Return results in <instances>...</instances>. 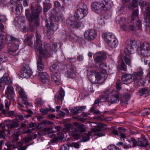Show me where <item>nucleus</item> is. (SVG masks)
<instances>
[{"instance_id":"nucleus-12","label":"nucleus","mask_w":150,"mask_h":150,"mask_svg":"<svg viewBox=\"0 0 150 150\" xmlns=\"http://www.w3.org/2000/svg\"><path fill=\"white\" fill-rule=\"evenodd\" d=\"M65 92L63 89L61 88L59 91L58 94L55 96L54 97L55 100L57 104L61 105L65 96Z\"/></svg>"},{"instance_id":"nucleus-56","label":"nucleus","mask_w":150,"mask_h":150,"mask_svg":"<svg viewBox=\"0 0 150 150\" xmlns=\"http://www.w3.org/2000/svg\"><path fill=\"white\" fill-rule=\"evenodd\" d=\"M48 110L49 109L48 108L45 109L42 108L40 109V111L42 115H45L47 114Z\"/></svg>"},{"instance_id":"nucleus-44","label":"nucleus","mask_w":150,"mask_h":150,"mask_svg":"<svg viewBox=\"0 0 150 150\" xmlns=\"http://www.w3.org/2000/svg\"><path fill=\"white\" fill-rule=\"evenodd\" d=\"M43 4L44 6V10L45 12H47L52 7L51 4L50 3L44 2Z\"/></svg>"},{"instance_id":"nucleus-49","label":"nucleus","mask_w":150,"mask_h":150,"mask_svg":"<svg viewBox=\"0 0 150 150\" xmlns=\"http://www.w3.org/2000/svg\"><path fill=\"white\" fill-rule=\"evenodd\" d=\"M76 108L77 113L78 114L81 113L86 108V106H83Z\"/></svg>"},{"instance_id":"nucleus-35","label":"nucleus","mask_w":150,"mask_h":150,"mask_svg":"<svg viewBox=\"0 0 150 150\" xmlns=\"http://www.w3.org/2000/svg\"><path fill=\"white\" fill-rule=\"evenodd\" d=\"M62 14L60 12L56 13L53 16L52 19L55 21H57L62 19Z\"/></svg>"},{"instance_id":"nucleus-55","label":"nucleus","mask_w":150,"mask_h":150,"mask_svg":"<svg viewBox=\"0 0 150 150\" xmlns=\"http://www.w3.org/2000/svg\"><path fill=\"white\" fill-rule=\"evenodd\" d=\"M57 139L59 140H62L64 137V135L63 134L59 133L58 134L57 136Z\"/></svg>"},{"instance_id":"nucleus-48","label":"nucleus","mask_w":150,"mask_h":150,"mask_svg":"<svg viewBox=\"0 0 150 150\" xmlns=\"http://www.w3.org/2000/svg\"><path fill=\"white\" fill-rule=\"evenodd\" d=\"M107 150H120L119 148L116 147L115 145H110L109 146Z\"/></svg>"},{"instance_id":"nucleus-57","label":"nucleus","mask_w":150,"mask_h":150,"mask_svg":"<svg viewBox=\"0 0 150 150\" xmlns=\"http://www.w3.org/2000/svg\"><path fill=\"white\" fill-rule=\"evenodd\" d=\"M69 146L66 144H64L60 148L59 150H68Z\"/></svg>"},{"instance_id":"nucleus-39","label":"nucleus","mask_w":150,"mask_h":150,"mask_svg":"<svg viewBox=\"0 0 150 150\" xmlns=\"http://www.w3.org/2000/svg\"><path fill=\"white\" fill-rule=\"evenodd\" d=\"M45 100L41 98H37L35 100V103L38 106H40L44 104Z\"/></svg>"},{"instance_id":"nucleus-60","label":"nucleus","mask_w":150,"mask_h":150,"mask_svg":"<svg viewBox=\"0 0 150 150\" xmlns=\"http://www.w3.org/2000/svg\"><path fill=\"white\" fill-rule=\"evenodd\" d=\"M100 100L102 102H104L108 100L107 98L105 96H101L100 98Z\"/></svg>"},{"instance_id":"nucleus-7","label":"nucleus","mask_w":150,"mask_h":150,"mask_svg":"<svg viewBox=\"0 0 150 150\" xmlns=\"http://www.w3.org/2000/svg\"><path fill=\"white\" fill-rule=\"evenodd\" d=\"M137 51L138 53L142 56L149 57L150 56V43L148 42L141 43Z\"/></svg>"},{"instance_id":"nucleus-27","label":"nucleus","mask_w":150,"mask_h":150,"mask_svg":"<svg viewBox=\"0 0 150 150\" xmlns=\"http://www.w3.org/2000/svg\"><path fill=\"white\" fill-rule=\"evenodd\" d=\"M61 64V63L59 62L55 63L50 67V71L54 73H57L59 69H61V68L60 67Z\"/></svg>"},{"instance_id":"nucleus-5","label":"nucleus","mask_w":150,"mask_h":150,"mask_svg":"<svg viewBox=\"0 0 150 150\" xmlns=\"http://www.w3.org/2000/svg\"><path fill=\"white\" fill-rule=\"evenodd\" d=\"M31 9L32 15L30 13V11L29 9L26 10L25 13L28 20L32 22L38 17V14L42 11V8L38 4L35 5L34 3H33L31 4Z\"/></svg>"},{"instance_id":"nucleus-52","label":"nucleus","mask_w":150,"mask_h":150,"mask_svg":"<svg viewBox=\"0 0 150 150\" xmlns=\"http://www.w3.org/2000/svg\"><path fill=\"white\" fill-rule=\"evenodd\" d=\"M130 95L128 94H125L124 95V98L125 99V100H124L122 99V103H126L128 101V99L129 98Z\"/></svg>"},{"instance_id":"nucleus-30","label":"nucleus","mask_w":150,"mask_h":150,"mask_svg":"<svg viewBox=\"0 0 150 150\" xmlns=\"http://www.w3.org/2000/svg\"><path fill=\"white\" fill-rule=\"evenodd\" d=\"M33 37L32 35L27 36L24 39V42L29 46L32 47L33 45L32 39Z\"/></svg>"},{"instance_id":"nucleus-24","label":"nucleus","mask_w":150,"mask_h":150,"mask_svg":"<svg viewBox=\"0 0 150 150\" xmlns=\"http://www.w3.org/2000/svg\"><path fill=\"white\" fill-rule=\"evenodd\" d=\"M32 74V71L29 68H24L22 71L21 76L25 78L30 77Z\"/></svg>"},{"instance_id":"nucleus-15","label":"nucleus","mask_w":150,"mask_h":150,"mask_svg":"<svg viewBox=\"0 0 150 150\" xmlns=\"http://www.w3.org/2000/svg\"><path fill=\"white\" fill-rule=\"evenodd\" d=\"M106 58L105 53L100 54L95 57V60L96 62V66L99 67L103 64V61Z\"/></svg>"},{"instance_id":"nucleus-64","label":"nucleus","mask_w":150,"mask_h":150,"mask_svg":"<svg viewBox=\"0 0 150 150\" xmlns=\"http://www.w3.org/2000/svg\"><path fill=\"white\" fill-rule=\"evenodd\" d=\"M6 20V16L4 15L0 16V22H3Z\"/></svg>"},{"instance_id":"nucleus-29","label":"nucleus","mask_w":150,"mask_h":150,"mask_svg":"<svg viewBox=\"0 0 150 150\" xmlns=\"http://www.w3.org/2000/svg\"><path fill=\"white\" fill-rule=\"evenodd\" d=\"M38 57V59L37 62V68L38 70L41 71L44 69V66L42 62V57L39 55Z\"/></svg>"},{"instance_id":"nucleus-47","label":"nucleus","mask_w":150,"mask_h":150,"mask_svg":"<svg viewBox=\"0 0 150 150\" xmlns=\"http://www.w3.org/2000/svg\"><path fill=\"white\" fill-rule=\"evenodd\" d=\"M51 80L57 84H59V78L57 77L56 76L54 75H52L51 76Z\"/></svg>"},{"instance_id":"nucleus-62","label":"nucleus","mask_w":150,"mask_h":150,"mask_svg":"<svg viewBox=\"0 0 150 150\" xmlns=\"http://www.w3.org/2000/svg\"><path fill=\"white\" fill-rule=\"evenodd\" d=\"M109 89H106L104 92V94L108 96L110 94L112 93V92H109Z\"/></svg>"},{"instance_id":"nucleus-63","label":"nucleus","mask_w":150,"mask_h":150,"mask_svg":"<svg viewBox=\"0 0 150 150\" xmlns=\"http://www.w3.org/2000/svg\"><path fill=\"white\" fill-rule=\"evenodd\" d=\"M14 134H15V137H14L13 139V140L14 141L16 142L19 139H18V135L19 134H18L17 133V134H15V133H14Z\"/></svg>"},{"instance_id":"nucleus-41","label":"nucleus","mask_w":150,"mask_h":150,"mask_svg":"<svg viewBox=\"0 0 150 150\" xmlns=\"http://www.w3.org/2000/svg\"><path fill=\"white\" fill-rule=\"evenodd\" d=\"M74 125L78 127L79 129L77 130L79 132H84L85 131V129L83 128V125H79V123L77 122L74 123Z\"/></svg>"},{"instance_id":"nucleus-36","label":"nucleus","mask_w":150,"mask_h":150,"mask_svg":"<svg viewBox=\"0 0 150 150\" xmlns=\"http://www.w3.org/2000/svg\"><path fill=\"white\" fill-rule=\"evenodd\" d=\"M62 14L60 12L56 13L53 16L52 19L55 21H57L62 19Z\"/></svg>"},{"instance_id":"nucleus-50","label":"nucleus","mask_w":150,"mask_h":150,"mask_svg":"<svg viewBox=\"0 0 150 150\" xmlns=\"http://www.w3.org/2000/svg\"><path fill=\"white\" fill-rule=\"evenodd\" d=\"M127 21L123 24L120 25V28L123 31H126L127 29Z\"/></svg>"},{"instance_id":"nucleus-38","label":"nucleus","mask_w":150,"mask_h":150,"mask_svg":"<svg viewBox=\"0 0 150 150\" xmlns=\"http://www.w3.org/2000/svg\"><path fill=\"white\" fill-rule=\"evenodd\" d=\"M139 3L142 6L144 4L143 1H139V0H133L132 1V6L133 7L135 8L138 6Z\"/></svg>"},{"instance_id":"nucleus-22","label":"nucleus","mask_w":150,"mask_h":150,"mask_svg":"<svg viewBox=\"0 0 150 150\" xmlns=\"http://www.w3.org/2000/svg\"><path fill=\"white\" fill-rule=\"evenodd\" d=\"M41 81L44 83H47L50 80V77L46 72H42L39 73Z\"/></svg>"},{"instance_id":"nucleus-6","label":"nucleus","mask_w":150,"mask_h":150,"mask_svg":"<svg viewBox=\"0 0 150 150\" xmlns=\"http://www.w3.org/2000/svg\"><path fill=\"white\" fill-rule=\"evenodd\" d=\"M88 13V9L86 5L83 2L79 3L76 12L75 17L76 19H81L84 18Z\"/></svg>"},{"instance_id":"nucleus-51","label":"nucleus","mask_w":150,"mask_h":150,"mask_svg":"<svg viewBox=\"0 0 150 150\" xmlns=\"http://www.w3.org/2000/svg\"><path fill=\"white\" fill-rule=\"evenodd\" d=\"M48 28H49L52 31H54L56 30L58 28L55 26L53 23H50V27H47Z\"/></svg>"},{"instance_id":"nucleus-3","label":"nucleus","mask_w":150,"mask_h":150,"mask_svg":"<svg viewBox=\"0 0 150 150\" xmlns=\"http://www.w3.org/2000/svg\"><path fill=\"white\" fill-rule=\"evenodd\" d=\"M6 41L9 49L8 53L11 55L14 54L15 52L18 50L20 44L19 39L10 35H7L6 38Z\"/></svg>"},{"instance_id":"nucleus-19","label":"nucleus","mask_w":150,"mask_h":150,"mask_svg":"<svg viewBox=\"0 0 150 150\" xmlns=\"http://www.w3.org/2000/svg\"><path fill=\"white\" fill-rule=\"evenodd\" d=\"M19 93L21 98L23 99V100L21 101L22 104H24L26 105V106L33 107L32 104L31 103H29L26 100L27 97V96L23 89H21L19 91Z\"/></svg>"},{"instance_id":"nucleus-16","label":"nucleus","mask_w":150,"mask_h":150,"mask_svg":"<svg viewBox=\"0 0 150 150\" xmlns=\"http://www.w3.org/2000/svg\"><path fill=\"white\" fill-rule=\"evenodd\" d=\"M90 126L93 127L94 128L91 129L90 133L89 132V134L93 132H99L101 130L102 128L104 127L105 125L103 124L98 123L97 124L95 122H91L90 123Z\"/></svg>"},{"instance_id":"nucleus-14","label":"nucleus","mask_w":150,"mask_h":150,"mask_svg":"<svg viewBox=\"0 0 150 150\" xmlns=\"http://www.w3.org/2000/svg\"><path fill=\"white\" fill-rule=\"evenodd\" d=\"M12 83V81L8 76V74L5 73L0 79V85L2 87L5 84L9 85Z\"/></svg>"},{"instance_id":"nucleus-1","label":"nucleus","mask_w":150,"mask_h":150,"mask_svg":"<svg viewBox=\"0 0 150 150\" xmlns=\"http://www.w3.org/2000/svg\"><path fill=\"white\" fill-rule=\"evenodd\" d=\"M88 76L89 79L92 82L101 84L104 82L107 75L106 70L103 69L99 72L96 73L94 71L91 70Z\"/></svg>"},{"instance_id":"nucleus-37","label":"nucleus","mask_w":150,"mask_h":150,"mask_svg":"<svg viewBox=\"0 0 150 150\" xmlns=\"http://www.w3.org/2000/svg\"><path fill=\"white\" fill-rule=\"evenodd\" d=\"M116 23L120 25L122 24L127 21L126 18L124 17L117 16L116 18Z\"/></svg>"},{"instance_id":"nucleus-32","label":"nucleus","mask_w":150,"mask_h":150,"mask_svg":"<svg viewBox=\"0 0 150 150\" xmlns=\"http://www.w3.org/2000/svg\"><path fill=\"white\" fill-rule=\"evenodd\" d=\"M110 47L112 48H116L118 44L117 40L115 38H112V40L107 43Z\"/></svg>"},{"instance_id":"nucleus-33","label":"nucleus","mask_w":150,"mask_h":150,"mask_svg":"<svg viewBox=\"0 0 150 150\" xmlns=\"http://www.w3.org/2000/svg\"><path fill=\"white\" fill-rule=\"evenodd\" d=\"M75 69L74 66H71L67 71V74L68 78H71L75 75Z\"/></svg>"},{"instance_id":"nucleus-25","label":"nucleus","mask_w":150,"mask_h":150,"mask_svg":"<svg viewBox=\"0 0 150 150\" xmlns=\"http://www.w3.org/2000/svg\"><path fill=\"white\" fill-rule=\"evenodd\" d=\"M103 37L107 43L112 40V38L116 37L114 34L111 33H106L103 35Z\"/></svg>"},{"instance_id":"nucleus-59","label":"nucleus","mask_w":150,"mask_h":150,"mask_svg":"<svg viewBox=\"0 0 150 150\" xmlns=\"http://www.w3.org/2000/svg\"><path fill=\"white\" fill-rule=\"evenodd\" d=\"M57 47V44L56 43H53L50 46L51 49L53 51H55Z\"/></svg>"},{"instance_id":"nucleus-34","label":"nucleus","mask_w":150,"mask_h":150,"mask_svg":"<svg viewBox=\"0 0 150 150\" xmlns=\"http://www.w3.org/2000/svg\"><path fill=\"white\" fill-rule=\"evenodd\" d=\"M62 14L60 12L56 13L53 16L52 19L55 21H57L62 19Z\"/></svg>"},{"instance_id":"nucleus-46","label":"nucleus","mask_w":150,"mask_h":150,"mask_svg":"<svg viewBox=\"0 0 150 150\" xmlns=\"http://www.w3.org/2000/svg\"><path fill=\"white\" fill-rule=\"evenodd\" d=\"M74 130H72L73 131H71L70 132V134L74 138H77L79 137V134L77 133L76 130L74 128Z\"/></svg>"},{"instance_id":"nucleus-54","label":"nucleus","mask_w":150,"mask_h":150,"mask_svg":"<svg viewBox=\"0 0 150 150\" xmlns=\"http://www.w3.org/2000/svg\"><path fill=\"white\" fill-rule=\"evenodd\" d=\"M4 39L1 36H0V50L4 47Z\"/></svg>"},{"instance_id":"nucleus-58","label":"nucleus","mask_w":150,"mask_h":150,"mask_svg":"<svg viewBox=\"0 0 150 150\" xmlns=\"http://www.w3.org/2000/svg\"><path fill=\"white\" fill-rule=\"evenodd\" d=\"M146 14L148 16H150V4L148 3L146 4Z\"/></svg>"},{"instance_id":"nucleus-45","label":"nucleus","mask_w":150,"mask_h":150,"mask_svg":"<svg viewBox=\"0 0 150 150\" xmlns=\"http://www.w3.org/2000/svg\"><path fill=\"white\" fill-rule=\"evenodd\" d=\"M139 93L141 96H142L144 95H147V94H149L148 90L145 88H142L139 90Z\"/></svg>"},{"instance_id":"nucleus-53","label":"nucleus","mask_w":150,"mask_h":150,"mask_svg":"<svg viewBox=\"0 0 150 150\" xmlns=\"http://www.w3.org/2000/svg\"><path fill=\"white\" fill-rule=\"evenodd\" d=\"M136 25L137 27L138 28L139 30H141L142 29V22L140 20L137 21L136 22Z\"/></svg>"},{"instance_id":"nucleus-20","label":"nucleus","mask_w":150,"mask_h":150,"mask_svg":"<svg viewBox=\"0 0 150 150\" xmlns=\"http://www.w3.org/2000/svg\"><path fill=\"white\" fill-rule=\"evenodd\" d=\"M137 144L141 147H146L149 146V142L144 136L138 139Z\"/></svg>"},{"instance_id":"nucleus-23","label":"nucleus","mask_w":150,"mask_h":150,"mask_svg":"<svg viewBox=\"0 0 150 150\" xmlns=\"http://www.w3.org/2000/svg\"><path fill=\"white\" fill-rule=\"evenodd\" d=\"M67 23L72 26L73 28H78L81 26L82 23L81 21L78 20L71 21L70 19H68L67 21Z\"/></svg>"},{"instance_id":"nucleus-61","label":"nucleus","mask_w":150,"mask_h":150,"mask_svg":"<svg viewBox=\"0 0 150 150\" xmlns=\"http://www.w3.org/2000/svg\"><path fill=\"white\" fill-rule=\"evenodd\" d=\"M67 60L71 62H74L76 61V59L74 57H69L67 58Z\"/></svg>"},{"instance_id":"nucleus-26","label":"nucleus","mask_w":150,"mask_h":150,"mask_svg":"<svg viewBox=\"0 0 150 150\" xmlns=\"http://www.w3.org/2000/svg\"><path fill=\"white\" fill-rule=\"evenodd\" d=\"M52 130L50 128H44L41 131L38 132L39 136L40 135H47L49 137H51V136L52 134L53 133L52 131Z\"/></svg>"},{"instance_id":"nucleus-42","label":"nucleus","mask_w":150,"mask_h":150,"mask_svg":"<svg viewBox=\"0 0 150 150\" xmlns=\"http://www.w3.org/2000/svg\"><path fill=\"white\" fill-rule=\"evenodd\" d=\"M50 122L49 121L47 120L42 121L36 126V129H40L43 127V125L50 124Z\"/></svg>"},{"instance_id":"nucleus-4","label":"nucleus","mask_w":150,"mask_h":150,"mask_svg":"<svg viewBox=\"0 0 150 150\" xmlns=\"http://www.w3.org/2000/svg\"><path fill=\"white\" fill-rule=\"evenodd\" d=\"M112 5L111 0H104L100 2L94 1L91 4L92 10L99 13L101 10H106L110 8Z\"/></svg>"},{"instance_id":"nucleus-10","label":"nucleus","mask_w":150,"mask_h":150,"mask_svg":"<svg viewBox=\"0 0 150 150\" xmlns=\"http://www.w3.org/2000/svg\"><path fill=\"white\" fill-rule=\"evenodd\" d=\"M125 62L126 64L129 66H130L131 64V59L127 57H123L120 61L119 62V67L120 70L126 71L127 68L125 63Z\"/></svg>"},{"instance_id":"nucleus-9","label":"nucleus","mask_w":150,"mask_h":150,"mask_svg":"<svg viewBox=\"0 0 150 150\" xmlns=\"http://www.w3.org/2000/svg\"><path fill=\"white\" fill-rule=\"evenodd\" d=\"M126 44L124 52L126 55V57H127L131 54L133 49L134 47H136L137 42L135 40H130L127 41Z\"/></svg>"},{"instance_id":"nucleus-28","label":"nucleus","mask_w":150,"mask_h":150,"mask_svg":"<svg viewBox=\"0 0 150 150\" xmlns=\"http://www.w3.org/2000/svg\"><path fill=\"white\" fill-rule=\"evenodd\" d=\"M74 130V126L71 124L67 123L65 127L61 129V131L63 132L66 133L68 132H70L71 131Z\"/></svg>"},{"instance_id":"nucleus-18","label":"nucleus","mask_w":150,"mask_h":150,"mask_svg":"<svg viewBox=\"0 0 150 150\" xmlns=\"http://www.w3.org/2000/svg\"><path fill=\"white\" fill-rule=\"evenodd\" d=\"M85 38L88 40L94 39L96 36V32L93 30H89L85 32L84 34Z\"/></svg>"},{"instance_id":"nucleus-43","label":"nucleus","mask_w":150,"mask_h":150,"mask_svg":"<svg viewBox=\"0 0 150 150\" xmlns=\"http://www.w3.org/2000/svg\"><path fill=\"white\" fill-rule=\"evenodd\" d=\"M138 10L137 9L132 13V16H131L132 21L134 20L135 19L138 18Z\"/></svg>"},{"instance_id":"nucleus-21","label":"nucleus","mask_w":150,"mask_h":150,"mask_svg":"<svg viewBox=\"0 0 150 150\" xmlns=\"http://www.w3.org/2000/svg\"><path fill=\"white\" fill-rule=\"evenodd\" d=\"M132 76L126 73L123 74L122 81L124 84H129L132 82Z\"/></svg>"},{"instance_id":"nucleus-31","label":"nucleus","mask_w":150,"mask_h":150,"mask_svg":"<svg viewBox=\"0 0 150 150\" xmlns=\"http://www.w3.org/2000/svg\"><path fill=\"white\" fill-rule=\"evenodd\" d=\"M6 126L9 129L15 128L17 127V123L13 121H7Z\"/></svg>"},{"instance_id":"nucleus-17","label":"nucleus","mask_w":150,"mask_h":150,"mask_svg":"<svg viewBox=\"0 0 150 150\" xmlns=\"http://www.w3.org/2000/svg\"><path fill=\"white\" fill-rule=\"evenodd\" d=\"M5 96L6 98L9 100H11L14 96V89L13 87L11 86L7 87L5 91Z\"/></svg>"},{"instance_id":"nucleus-40","label":"nucleus","mask_w":150,"mask_h":150,"mask_svg":"<svg viewBox=\"0 0 150 150\" xmlns=\"http://www.w3.org/2000/svg\"><path fill=\"white\" fill-rule=\"evenodd\" d=\"M23 142H19L16 144V146L18 148V150H25L28 146H23Z\"/></svg>"},{"instance_id":"nucleus-13","label":"nucleus","mask_w":150,"mask_h":150,"mask_svg":"<svg viewBox=\"0 0 150 150\" xmlns=\"http://www.w3.org/2000/svg\"><path fill=\"white\" fill-rule=\"evenodd\" d=\"M4 103L5 109L2 110V113L4 115L7 113L10 116H13L14 115V112L13 111H8L11 103L10 100L8 101L7 100H5Z\"/></svg>"},{"instance_id":"nucleus-8","label":"nucleus","mask_w":150,"mask_h":150,"mask_svg":"<svg viewBox=\"0 0 150 150\" xmlns=\"http://www.w3.org/2000/svg\"><path fill=\"white\" fill-rule=\"evenodd\" d=\"M22 0H10L11 7L13 11L16 12L17 15L20 14L22 11V6L20 4L21 1Z\"/></svg>"},{"instance_id":"nucleus-11","label":"nucleus","mask_w":150,"mask_h":150,"mask_svg":"<svg viewBox=\"0 0 150 150\" xmlns=\"http://www.w3.org/2000/svg\"><path fill=\"white\" fill-rule=\"evenodd\" d=\"M112 94L109 99L108 100L109 103L111 104H114L119 102L120 95L118 91L116 90H113Z\"/></svg>"},{"instance_id":"nucleus-2","label":"nucleus","mask_w":150,"mask_h":150,"mask_svg":"<svg viewBox=\"0 0 150 150\" xmlns=\"http://www.w3.org/2000/svg\"><path fill=\"white\" fill-rule=\"evenodd\" d=\"M35 38L36 40L34 45L35 51L45 58L49 57L50 54L47 51V46L42 43V41L41 40L40 35L37 33Z\"/></svg>"}]
</instances>
